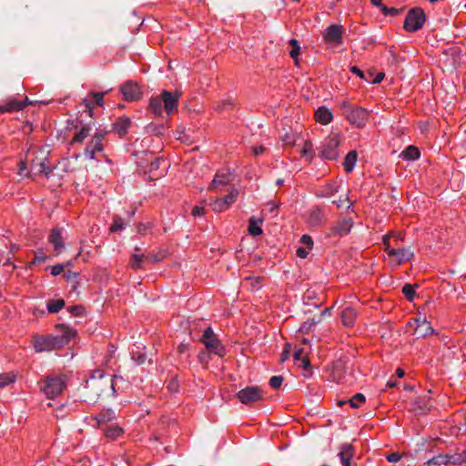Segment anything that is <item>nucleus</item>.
Wrapping results in <instances>:
<instances>
[{
    "label": "nucleus",
    "mask_w": 466,
    "mask_h": 466,
    "mask_svg": "<svg viewBox=\"0 0 466 466\" xmlns=\"http://www.w3.org/2000/svg\"><path fill=\"white\" fill-rule=\"evenodd\" d=\"M420 151L414 146H409L405 148V150L401 153V156L408 160H415L420 157Z\"/></svg>",
    "instance_id": "33"
},
{
    "label": "nucleus",
    "mask_w": 466,
    "mask_h": 466,
    "mask_svg": "<svg viewBox=\"0 0 466 466\" xmlns=\"http://www.w3.org/2000/svg\"><path fill=\"white\" fill-rule=\"evenodd\" d=\"M381 11L386 15L396 16L399 14H400L401 9H397V8H394V7L389 8L386 5H384V6H382Z\"/></svg>",
    "instance_id": "50"
},
{
    "label": "nucleus",
    "mask_w": 466,
    "mask_h": 466,
    "mask_svg": "<svg viewBox=\"0 0 466 466\" xmlns=\"http://www.w3.org/2000/svg\"><path fill=\"white\" fill-rule=\"evenodd\" d=\"M346 118L355 127H363L369 117V112L363 107H354L348 102L341 106Z\"/></svg>",
    "instance_id": "3"
},
{
    "label": "nucleus",
    "mask_w": 466,
    "mask_h": 466,
    "mask_svg": "<svg viewBox=\"0 0 466 466\" xmlns=\"http://www.w3.org/2000/svg\"><path fill=\"white\" fill-rule=\"evenodd\" d=\"M283 382L282 376H273L269 380V385L272 389H279Z\"/></svg>",
    "instance_id": "49"
},
{
    "label": "nucleus",
    "mask_w": 466,
    "mask_h": 466,
    "mask_svg": "<svg viewBox=\"0 0 466 466\" xmlns=\"http://www.w3.org/2000/svg\"><path fill=\"white\" fill-rule=\"evenodd\" d=\"M413 255V251L410 248H400L398 243H396L395 249H389V256L393 258L397 265L410 260Z\"/></svg>",
    "instance_id": "14"
},
{
    "label": "nucleus",
    "mask_w": 466,
    "mask_h": 466,
    "mask_svg": "<svg viewBox=\"0 0 466 466\" xmlns=\"http://www.w3.org/2000/svg\"><path fill=\"white\" fill-rule=\"evenodd\" d=\"M15 381V376L9 373L0 374V389L8 386Z\"/></svg>",
    "instance_id": "43"
},
{
    "label": "nucleus",
    "mask_w": 466,
    "mask_h": 466,
    "mask_svg": "<svg viewBox=\"0 0 466 466\" xmlns=\"http://www.w3.org/2000/svg\"><path fill=\"white\" fill-rule=\"evenodd\" d=\"M68 311L74 316H82L85 309L81 305H75L69 307Z\"/></svg>",
    "instance_id": "51"
},
{
    "label": "nucleus",
    "mask_w": 466,
    "mask_h": 466,
    "mask_svg": "<svg viewBox=\"0 0 466 466\" xmlns=\"http://www.w3.org/2000/svg\"><path fill=\"white\" fill-rule=\"evenodd\" d=\"M333 204H335L339 208H342L346 205V208H349L351 205V203L349 202L348 198H339V200L332 201Z\"/></svg>",
    "instance_id": "57"
},
{
    "label": "nucleus",
    "mask_w": 466,
    "mask_h": 466,
    "mask_svg": "<svg viewBox=\"0 0 466 466\" xmlns=\"http://www.w3.org/2000/svg\"><path fill=\"white\" fill-rule=\"evenodd\" d=\"M238 196V190L236 188H231L228 194L226 197L222 198L221 199L228 208L237 200Z\"/></svg>",
    "instance_id": "40"
},
{
    "label": "nucleus",
    "mask_w": 466,
    "mask_h": 466,
    "mask_svg": "<svg viewBox=\"0 0 466 466\" xmlns=\"http://www.w3.org/2000/svg\"><path fill=\"white\" fill-rule=\"evenodd\" d=\"M262 228L258 225L254 217L249 218L248 233L251 236H258L262 234Z\"/></svg>",
    "instance_id": "38"
},
{
    "label": "nucleus",
    "mask_w": 466,
    "mask_h": 466,
    "mask_svg": "<svg viewBox=\"0 0 466 466\" xmlns=\"http://www.w3.org/2000/svg\"><path fill=\"white\" fill-rule=\"evenodd\" d=\"M452 464H466V450L461 452L451 455Z\"/></svg>",
    "instance_id": "41"
},
{
    "label": "nucleus",
    "mask_w": 466,
    "mask_h": 466,
    "mask_svg": "<svg viewBox=\"0 0 466 466\" xmlns=\"http://www.w3.org/2000/svg\"><path fill=\"white\" fill-rule=\"evenodd\" d=\"M120 91L127 101H136L141 97L140 87L132 81H127L122 85Z\"/></svg>",
    "instance_id": "15"
},
{
    "label": "nucleus",
    "mask_w": 466,
    "mask_h": 466,
    "mask_svg": "<svg viewBox=\"0 0 466 466\" xmlns=\"http://www.w3.org/2000/svg\"><path fill=\"white\" fill-rule=\"evenodd\" d=\"M350 71H351L353 74H355V75L359 76L360 78H365V75H364V73H363V72H362L359 67H357V66H351V67H350Z\"/></svg>",
    "instance_id": "64"
},
{
    "label": "nucleus",
    "mask_w": 466,
    "mask_h": 466,
    "mask_svg": "<svg viewBox=\"0 0 466 466\" xmlns=\"http://www.w3.org/2000/svg\"><path fill=\"white\" fill-rule=\"evenodd\" d=\"M357 158H358L357 152L354 150L350 151L346 155L345 161H344L343 165H344L345 171L347 173H350L353 170V168L356 165V162H357Z\"/></svg>",
    "instance_id": "29"
},
{
    "label": "nucleus",
    "mask_w": 466,
    "mask_h": 466,
    "mask_svg": "<svg viewBox=\"0 0 466 466\" xmlns=\"http://www.w3.org/2000/svg\"><path fill=\"white\" fill-rule=\"evenodd\" d=\"M314 116H315V120L317 122L323 124V125L329 124L333 117L331 111L324 106H319L315 111Z\"/></svg>",
    "instance_id": "21"
},
{
    "label": "nucleus",
    "mask_w": 466,
    "mask_h": 466,
    "mask_svg": "<svg viewBox=\"0 0 466 466\" xmlns=\"http://www.w3.org/2000/svg\"><path fill=\"white\" fill-rule=\"evenodd\" d=\"M160 96L163 101L164 109L167 115H171L177 110L178 99L180 97L179 93L173 94L169 91L163 90Z\"/></svg>",
    "instance_id": "11"
},
{
    "label": "nucleus",
    "mask_w": 466,
    "mask_h": 466,
    "mask_svg": "<svg viewBox=\"0 0 466 466\" xmlns=\"http://www.w3.org/2000/svg\"><path fill=\"white\" fill-rule=\"evenodd\" d=\"M124 228V221L123 218L119 216H115L113 219V223L110 226V230L112 232H116Z\"/></svg>",
    "instance_id": "44"
},
{
    "label": "nucleus",
    "mask_w": 466,
    "mask_h": 466,
    "mask_svg": "<svg viewBox=\"0 0 466 466\" xmlns=\"http://www.w3.org/2000/svg\"><path fill=\"white\" fill-rule=\"evenodd\" d=\"M289 45L292 47L290 52H289V55L294 59V61L296 63H298L297 62V58H298V56L299 55V52H300V46L299 45V42L296 39H291L289 41Z\"/></svg>",
    "instance_id": "42"
},
{
    "label": "nucleus",
    "mask_w": 466,
    "mask_h": 466,
    "mask_svg": "<svg viewBox=\"0 0 466 466\" xmlns=\"http://www.w3.org/2000/svg\"><path fill=\"white\" fill-rule=\"evenodd\" d=\"M147 132L154 133L156 135H162L164 131V126L156 127L154 125H149L147 127Z\"/></svg>",
    "instance_id": "52"
},
{
    "label": "nucleus",
    "mask_w": 466,
    "mask_h": 466,
    "mask_svg": "<svg viewBox=\"0 0 466 466\" xmlns=\"http://www.w3.org/2000/svg\"><path fill=\"white\" fill-rule=\"evenodd\" d=\"M353 227V220L350 218L339 219L330 228L328 237H343L348 235Z\"/></svg>",
    "instance_id": "9"
},
{
    "label": "nucleus",
    "mask_w": 466,
    "mask_h": 466,
    "mask_svg": "<svg viewBox=\"0 0 466 466\" xmlns=\"http://www.w3.org/2000/svg\"><path fill=\"white\" fill-rule=\"evenodd\" d=\"M200 340L205 344L206 348L210 352H213L218 356L224 355L225 349L211 328H207L205 329Z\"/></svg>",
    "instance_id": "6"
},
{
    "label": "nucleus",
    "mask_w": 466,
    "mask_h": 466,
    "mask_svg": "<svg viewBox=\"0 0 466 466\" xmlns=\"http://www.w3.org/2000/svg\"><path fill=\"white\" fill-rule=\"evenodd\" d=\"M204 213H205V208L203 207L196 206L192 209V215L194 217H200V216L204 215Z\"/></svg>",
    "instance_id": "61"
},
{
    "label": "nucleus",
    "mask_w": 466,
    "mask_h": 466,
    "mask_svg": "<svg viewBox=\"0 0 466 466\" xmlns=\"http://www.w3.org/2000/svg\"><path fill=\"white\" fill-rule=\"evenodd\" d=\"M448 463H451V456L449 455H438L429 460L427 462L423 464V466H436V465H446Z\"/></svg>",
    "instance_id": "32"
},
{
    "label": "nucleus",
    "mask_w": 466,
    "mask_h": 466,
    "mask_svg": "<svg viewBox=\"0 0 466 466\" xmlns=\"http://www.w3.org/2000/svg\"><path fill=\"white\" fill-rule=\"evenodd\" d=\"M339 450L338 456L342 466H357V463L352 461L355 455V448L351 443H343L339 446Z\"/></svg>",
    "instance_id": "12"
},
{
    "label": "nucleus",
    "mask_w": 466,
    "mask_h": 466,
    "mask_svg": "<svg viewBox=\"0 0 466 466\" xmlns=\"http://www.w3.org/2000/svg\"><path fill=\"white\" fill-rule=\"evenodd\" d=\"M56 332L58 333L55 337L61 343V348L67 344L73 338H75L76 332L75 329L67 327L66 324H57L56 326Z\"/></svg>",
    "instance_id": "16"
},
{
    "label": "nucleus",
    "mask_w": 466,
    "mask_h": 466,
    "mask_svg": "<svg viewBox=\"0 0 466 466\" xmlns=\"http://www.w3.org/2000/svg\"><path fill=\"white\" fill-rule=\"evenodd\" d=\"M40 390L48 398L53 399L65 390L66 377L63 375H48L39 383Z\"/></svg>",
    "instance_id": "2"
},
{
    "label": "nucleus",
    "mask_w": 466,
    "mask_h": 466,
    "mask_svg": "<svg viewBox=\"0 0 466 466\" xmlns=\"http://www.w3.org/2000/svg\"><path fill=\"white\" fill-rule=\"evenodd\" d=\"M149 106L155 116H161L164 111V105L161 96H155L150 99Z\"/></svg>",
    "instance_id": "28"
},
{
    "label": "nucleus",
    "mask_w": 466,
    "mask_h": 466,
    "mask_svg": "<svg viewBox=\"0 0 466 466\" xmlns=\"http://www.w3.org/2000/svg\"><path fill=\"white\" fill-rule=\"evenodd\" d=\"M65 307L64 299L49 300L47 302V309L49 313H56Z\"/></svg>",
    "instance_id": "35"
},
{
    "label": "nucleus",
    "mask_w": 466,
    "mask_h": 466,
    "mask_svg": "<svg viewBox=\"0 0 466 466\" xmlns=\"http://www.w3.org/2000/svg\"><path fill=\"white\" fill-rule=\"evenodd\" d=\"M69 265H71V263H70V262H67V263H66V265H64V264H56V265H54V266H49V267H47L46 268H50V269H51V274H52L53 276H58L59 274H61V273L64 271L65 268H66V266H69Z\"/></svg>",
    "instance_id": "46"
},
{
    "label": "nucleus",
    "mask_w": 466,
    "mask_h": 466,
    "mask_svg": "<svg viewBox=\"0 0 466 466\" xmlns=\"http://www.w3.org/2000/svg\"><path fill=\"white\" fill-rule=\"evenodd\" d=\"M86 397L93 402L99 399L108 397L115 392L112 376L105 375L103 370H94L92 375L86 380Z\"/></svg>",
    "instance_id": "1"
},
{
    "label": "nucleus",
    "mask_w": 466,
    "mask_h": 466,
    "mask_svg": "<svg viewBox=\"0 0 466 466\" xmlns=\"http://www.w3.org/2000/svg\"><path fill=\"white\" fill-rule=\"evenodd\" d=\"M341 320L347 327H350L355 323L357 317L356 310L351 307H346L340 313Z\"/></svg>",
    "instance_id": "24"
},
{
    "label": "nucleus",
    "mask_w": 466,
    "mask_h": 466,
    "mask_svg": "<svg viewBox=\"0 0 466 466\" xmlns=\"http://www.w3.org/2000/svg\"><path fill=\"white\" fill-rule=\"evenodd\" d=\"M112 419L111 414L109 413V410L106 412L100 413L96 417H92L91 420L96 422V426H101L103 423L109 421Z\"/></svg>",
    "instance_id": "37"
},
{
    "label": "nucleus",
    "mask_w": 466,
    "mask_h": 466,
    "mask_svg": "<svg viewBox=\"0 0 466 466\" xmlns=\"http://www.w3.org/2000/svg\"><path fill=\"white\" fill-rule=\"evenodd\" d=\"M343 26L339 25H330L327 27L324 33V39L326 42L334 46H339L342 43Z\"/></svg>",
    "instance_id": "13"
},
{
    "label": "nucleus",
    "mask_w": 466,
    "mask_h": 466,
    "mask_svg": "<svg viewBox=\"0 0 466 466\" xmlns=\"http://www.w3.org/2000/svg\"><path fill=\"white\" fill-rule=\"evenodd\" d=\"M167 256V252L165 250H160L159 252H149L147 255H145L146 261L150 263H158L161 262Z\"/></svg>",
    "instance_id": "34"
},
{
    "label": "nucleus",
    "mask_w": 466,
    "mask_h": 466,
    "mask_svg": "<svg viewBox=\"0 0 466 466\" xmlns=\"http://www.w3.org/2000/svg\"><path fill=\"white\" fill-rule=\"evenodd\" d=\"M48 258L42 251H38L35 255V259L33 263H42L45 262Z\"/></svg>",
    "instance_id": "56"
},
{
    "label": "nucleus",
    "mask_w": 466,
    "mask_h": 466,
    "mask_svg": "<svg viewBox=\"0 0 466 466\" xmlns=\"http://www.w3.org/2000/svg\"><path fill=\"white\" fill-rule=\"evenodd\" d=\"M463 52L461 47L451 46L442 51V57L446 65L456 67L461 63Z\"/></svg>",
    "instance_id": "10"
},
{
    "label": "nucleus",
    "mask_w": 466,
    "mask_h": 466,
    "mask_svg": "<svg viewBox=\"0 0 466 466\" xmlns=\"http://www.w3.org/2000/svg\"><path fill=\"white\" fill-rule=\"evenodd\" d=\"M104 433L106 438L115 440L118 438L120 435H122L124 433V431L119 426L116 424H111L105 428Z\"/></svg>",
    "instance_id": "31"
},
{
    "label": "nucleus",
    "mask_w": 466,
    "mask_h": 466,
    "mask_svg": "<svg viewBox=\"0 0 466 466\" xmlns=\"http://www.w3.org/2000/svg\"><path fill=\"white\" fill-rule=\"evenodd\" d=\"M231 181V176L229 174H216L214 177L209 188L216 190L218 187L226 186Z\"/></svg>",
    "instance_id": "25"
},
{
    "label": "nucleus",
    "mask_w": 466,
    "mask_h": 466,
    "mask_svg": "<svg viewBox=\"0 0 466 466\" xmlns=\"http://www.w3.org/2000/svg\"><path fill=\"white\" fill-rule=\"evenodd\" d=\"M48 241L53 245L56 251L60 252L64 248L62 228H53L48 236Z\"/></svg>",
    "instance_id": "20"
},
{
    "label": "nucleus",
    "mask_w": 466,
    "mask_h": 466,
    "mask_svg": "<svg viewBox=\"0 0 466 466\" xmlns=\"http://www.w3.org/2000/svg\"><path fill=\"white\" fill-rule=\"evenodd\" d=\"M33 343L36 352H43L60 349L62 342H59L55 335H35Z\"/></svg>",
    "instance_id": "5"
},
{
    "label": "nucleus",
    "mask_w": 466,
    "mask_h": 466,
    "mask_svg": "<svg viewBox=\"0 0 466 466\" xmlns=\"http://www.w3.org/2000/svg\"><path fill=\"white\" fill-rule=\"evenodd\" d=\"M427 397L426 396H423V397H420L419 398V401H418V406L419 408H421V406H425V407H429V408H431L432 407V403H429L427 401Z\"/></svg>",
    "instance_id": "62"
},
{
    "label": "nucleus",
    "mask_w": 466,
    "mask_h": 466,
    "mask_svg": "<svg viewBox=\"0 0 466 466\" xmlns=\"http://www.w3.org/2000/svg\"><path fill=\"white\" fill-rule=\"evenodd\" d=\"M389 462H398L401 459V455L398 452H392L386 456Z\"/></svg>",
    "instance_id": "55"
},
{
    "label": "nucleus",
    "mask_w": 466,
    "mask_h": 466,
    "mask_svg": "<svg viewBox=\"0 0 466 466\" xmlns=\"http://www.w3.org/2000/svg\"><path fill=\"white\" fill-rule=\"evenodd\" d=\"M106 92H97V93H93V97L95 99V102L97 106H103L104 104V96L105 94H106Z\"/></svg>",
    "instance_id": "53"
},
{
    "label": "nucleus",
    "mask_w": 466,
    "mask_h": 466,
    "mask_svg": "<svg viewBox=\"0 0 466 466\" xmlns=\"http://www.w3.org/2000/svg\"><path fill=\"white\" fill-rule=\"evenodd\" d=\"M51 170L46 166L43 160L34 159L32 161L31 172L35 175H48Z\"/></svg>",
    "instance_id": "26"
},
{
    "label": "nucleus",
    "mask_w": 466,
    "mask_h": 466,
    "mask_svg": "<svg viewBox=\"0 0 466 466\" xmlns=\"http://www.w3.org/2000/svg\"><path fill=\"white\" fill-rule=\"evenodd\" d=\"M24 107H25V103H23L22 101L12 100L9 103H7L6 105L0 106V112L4 113V112L20 111V110L24 109Z\"/></svg>",
    "instance_id": "30"
},
{
    "label": "nucleus",
    "mask_w": 466,
    "mask_h": 466,
    "mask_svg": "<svg viewBox=\"0 0 466 466\" xmlns=\"http://www.w3.org/2000/svg\"><path fill=\"white\" fill-rule=\"evenodd\" d=\"M433 333V329L429 321L425 319H422L421 322L417 324L414 329V335L417 339L424 338L430 334Z\"/></svg>",
    "instance_id": "22"
},
{
    "label": "nucleus",
    "mask_w": 466,
    "mask_h": 466,
    "mask_svg": "<svg viewBox=\"0 0 466 466\" xmlns=\"http://www.w3.org/2000/svg\"><path fill=\"white\" fill-rule=\"evenodd\" d=\"M146 261L145 254L134 253L131 256L130 266L133 269L137 270L141 268L142 263Z\"/></svg>",
    "instance_id": "36"
},
{
    "label": "nucleus",
    "mask_w": 466,
    "mask_h": 466,
    "mask_svg": "<svg viewBox=\"0 0 466 466\" xmlns=\"http://www.w3.org/2000/svg\"><path fill=\"white\" fill-rule=\"evenodd\" d=\"M415 287L418 285L405 284L402 288V293L405 295L409 301H412L414 297L416 296Z\"/></svg>",
    "instance_id": "39"
},
{
    "label": "nucleus",
    "mask_w": 466,
    "mask_h": 466,
    "mask_svg": "<svg viewBox=\"0 0 466 466\" xmlns=\"http://www.w3.org/2000/svg\"><path fill=\"white\" fill-rule=\"evenodd\" d=\"M425 21L426 15L420 7L411 8L406 15L404 29L408 32H416L423 26Z\"/></svg>",
    "instance_id": "4"
},
{
    "label": "nucleus",
    "mask_w": 466,
    "mask_h": 466,
    "mask_svg": "<svg viewBox=\"0 0 466 466\" xmlns=\"http://www.w3.org/2000/svg\"><path fill=\"white\" fill-rule=\"evenodd\" d=\"M302 244L306 245L309 249L313 247V239L309 235H303L300 238Z\"/></svg>",
    "instance_id": "54"
},
{
    "label": "nucleus",
    "mask_w": 466,
    "mask_h": 466,
    "mask_svg": "<svg viewBox=\"0 0 466 466\" xmlns=\"http://www.w3.org/2000/svg\"><path fill=\"white\" fill-rule=\"evenodd\" d=\"M131 126V120L127 116L118 117L115 123L112 124L111 131L117 134L118 137H122L126 136Z\"/></svg>",
    "instance_id": "19"
},
{
    "label": "nucleus",
    "mask_w": 466,
    "mask_h": 466,
    "mask_svg": "<svg viewBox=\"0 0 466 466\" xmlns=\"http://www.w3.org/2000/svg\"><path fill=\"white\" fill-rule=\"evenodd\" d=\"M78 277L77 272L70 271L68 270L63 275V278L66 279L67 281L76 280Z\"/></svg>",
    "instance_id": "58"
},
{
    "label": "nucleus",
    "mask_w": 466,
    "mask_h": 466,
    "mask_svg": "<svg viewBox=\"0 0 466 466\" xmlns=\"http://www.w3.org/2000/svg\"><path fill=\"white\" fill-rule=\"evenodd\" d=\"M339 144V136L338 134H330L323 143L321 156L327 159H336L339 155L337 148Z\"/></svg>",
    "instance_id": "8"
},
{
    "label": "nucleus",
    "mask_w": 466,
    "mask_h": 466,
    "mask_svg": "<svg viewBox=\"0 0 466 466\" xmlns=\"http://www.w3.org/2000/svg\"><path fill=\"white\" fill-rule=\"evenodd\" d=\"M237 397L245 405H251L264 398L262 390L258 386L246 387L238 392Z\"/></svg>",
    "instance_id": "7"
},
{
    "label": "nucleus",
    "mask_w": 466,
    "mask_h": 466,
    "mask_svg": "<svg viewBox=\"0 0 466 466\" xmlns=\"http://www.w3.org/2000/svg\"><path fill=\"white\" fill-rule=\"evenodd\" d=\"M212 209L216 212H221L228 208V206L223 202L221 198L216 199L212 204Z\"/></svg>",
    "instance_id": "47"
},
{
    "label": "nucleus",
    "mask_w": 466,
    "mask_h": 466,
    "mask_svg": "<svg viewBox=\"0 0 466 466\" xmlns=\"http://www.w3.org/2000/svg\"><path fill=\"white\" fill-rule=\"evenodd\" d=\"M366 397L362 393H356L351 397H341L337 400V406L341 407L344 405H350V408H359L360 404H364Z\"/></svg>",
    "instance_id": "18"
},
{
    "label": "nucleus",
    "mask_w": 466,
    "mask_h": 466,
    "mask_svg": "<svg viewBox=\"0 0 466 466\" xmlns=\"http://www.w3.org/2000/svg\"><path fill=\"white\" fill-rule=\"evenodd\" d=\"M324 219V214L320 208L315 207L309 210V223L313 227H319Z\"/></svg>",
    "instance_id": "23"
},
{
    "label": "nucleus",
    "mask_w": 466,
    "mask_h": 466,
    "mask_svg": "<svg viewBox=\"0 0 466 466\" xmlns=\"http://www.w3.org/2000/svg\"><path fill=\"white\" fill-rule=\"evenodd\" d=\"M297 255L301 258H305L309 255V251L306 248L300 247L297 249Z\"/></svg>",
    "instance_id": "63"
},
{
    "label": "nucleus",
    "mask_w": 466,
    "mask_h": 466,
    "mask_svg": "<svg viewBox=\"0 0 466 466\" xmlns=\"http://www.w3.org/2000/svg\"><path fill=\"white\" fill-rule=\"evenodd\" d=\"M106 133V132L96 133L94 135L92 140L90 141V143L85 150L86 156L89 157L90 158H94V155L96 152H100L103 150L102 140L104 139Z\"/></svg>",
    "instance_id": "17"
},
{
    "label": "nucleus",
    "mask_w": 466,
    "mask_h": 466,
    "mask_svg": "<svg viewBox=\"0 0 466 466\" xmlns=\"http://www.w3.org/2000/svg\"><path fill=\"white\" fill-rule=\"evenodd\" d=\"M132 359L135 362H137L138 365H142L147 360V355L138 351H132Z\"/></svg>",
    "instance_id": "48"
},
{
    "label": "nucleus",
    "mask_w": 466,
    "mask_h": 466,
    "mask_svg": "<svg viewBox=\"0 0 466 466\" xmlns=\"http://www.w3.org/2000/svg\"><path fill=\"white\" fill-rule=\"evenodd\" d=\"M390 239H391V236H390V235H385L383 237V239H382L383 245L385 247V250H386V252L388 254H389V249H395L396 248V243H398L399 238L395 237V238H394V246L391 245Z\"/></svg>",
    "instance_id": "45"
},
{
    "label": "nucleus",
    "mask_w": 466,
    "mask_h": 466,
    "mask_svg": "<svg viewBox=\"0 0 466 466\" xmlns=\"http://www.w3.org/2000/svg\"><path fill=\"white\" fill-rule=\"evenodd\" d=\"M311 147H312L311 143H310V142H309V141H307V142L305 143V147H304V148H303V149H302V151H301V154H302L303 156H308V155L312 156V148H311Z\"/></svg>",
    "instance_id": "60"
},
{
    "label": "nucleus",
    "mask_w": 466,
    "mask_h": 466,
    "mask_svg": "<svg viewBox=\"0 0 466 466\" xmlns=\"http://www.w3.org/2000/svg\"><path fill=\"white\" fill-rule=\"evenodd\" d=\"M304 355H305V350L303 348L296 349V350L294 352V359H295V360H302V359L306 358V357H304Z\"/></svg>",
    "instance_id": "59"
},
{
    "label": "nucleus",
    "mask_w": 466,
    "mask_h": 466,
    "mask_svg": "<svg viewBox=\"0 0 466 466\" xmlns=\"http://www.w3.org/2000/svg\"><path fill=\"white\" fill-rule=\"evenodd\" d=\"M95 126V123H88L83 126L78 133L73 138V142L81 143L90 135V132Z\"/></svg>",
    "instance_id": "27"
}]
</instances>
